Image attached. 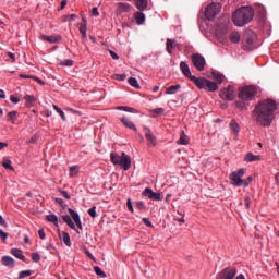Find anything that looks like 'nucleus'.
Here are the masks:
<instances>
[{"mask_svg":"<svg viewBox=\"0 0 279 279\" xmlns=\"http://www.w3.org/2000/svg\"><path fill=\"white\" fill-rule=\"evenodd\" d=\"M277 108L276 100L271 98L259 101L252 111L254 123L263 128H269L274 123V112H276Z\"/></svg>","mask_w":279,"mask_h":279,"instance_id":"nucleus-1","label":"nucleus"},{"mask_svg":"<svg viewBox=\"0 0 279 279\" xmlns=\"http://www.w3.org/2000/svg\"><path fill=\"white\" fill-rule=\"evenodd\" d=\"M258 95V87L254 85H246L244 87H239L238 100L235 101V108L240 112H245L250 108V101H254Z\"/></svg>","mask_w":279,"mask_h":279,"instance_id":"nucleus-2","label":"nucleus"},{"mask_svg":"<svg viewBox=\"0 0 279 279\" xmlns=\"http://www.w3.org/2000/svg\"><path fill=\"white\" fill-rule=\"evenodd\" d=\"M252 21H254V9L252 7H242L235 10L232 15V22L235 27H245Z\"/></svg>","mask_w":279,"mask_h":279,"instance_id":"nucleus-3","label":"nucleus"},{"mask_svg":"<svg viewBox=\"0 0 279 279\" xmlns=\"http://www.w3.org/2000/svg\"><path fill=\"white\" fill-rule=\"evenodd\" d=\"M68 213H70V216L69 215L62 216L64 223H66V226H69L71 230H75V232L80 234L78 230H84V227H82V219L80 218V214H77V211H75L72 208H69Z\"/></svg>","mask_w":279,"mask_h":279,"instance_id":"nucleus-4","label":"nucleus"},{"mask_svg":"<svg viewBox=\"0 0 279 279\" xmlns=\"http://www.w3.org/2000/svg\"><path fill=\"white\" fill-rule=\"evenodd\" d=\"M197 88L209 90V93H215V90H219V85L217 83L211 82L205 77L197 78V81L194 83Z\"/></svg>","mask_w":279,"mask_h":279,"instance_id":"nucleus-5","label":"nucleus"},{"mask_svg":"<svg viewBox=\"0 0 279 279\" xmlns=\"http://www.w3.org/2000/svg\"><path fill=\"white\" fill-rule=\"evenodd\" d=\"M219 12H221V3L213 2L206 7L204 16L207 21H215Z\"/></svg>","mask_w":279,"mask_h":279,"instance_id":"nucleus-6","label":"nucleus"},{"mask_svg":"<svg viewBox=\"0 0 279 279\" xmlns=\"http://www.w3.org/2000/svg\"><path fill=\"white\" fill-rule=\"evenodd\" d=\"M254 40H256V34L254 32H248L243 36L242 43L245 51H253V49H256Z\"/></svg>","mask_w":279,"mask_h":279,"instance_id":"nucleus-7","label":"nucleus"},{"mask_svg":"<svg viewBox=\"0 0 279 279\" xmlns=\"http://www.w3.org/2000/svg\"><path fill=\"white\" fill-rule=\"evenodd\" d=\"M245 175V169H240L238 171L232 172L229 175V180L233 186H243V177Z\"/></svg>","mask_w":279,"mask_h":279,"instance_id":"nucleus-8","label":"nucleus"},{"mask_svg":"<svg viewBox=\"0 0 279 279\" xmlns=\"http://www.w3.org/2000/svg\"><path fill=\"white\" fill-rule=\"evenodd\" d=\"M192 64L196 71H204L206 69V59L201 53L192 54Z\"/></svg>","mask_w":279,"mask_h":279,"instance_id":"nucleus-9","label":"nucleus"},{"mask_svg":"<svg viewBox=\"0 0 279 279\" xmlns=\"http://www.w3.org/2000/svg\"><path fill=\"white\" fill-rule=\"evenodd\" d=\"M234 86L232 85L221 89L219 94L220 99H223V101H234Z\"/></svg>","mask_w":279,"mask_h":279,"instance_id":"nucleus-10","label":"nucleus"},{"mask_svg":"<svg viewBox=\"0 0 279 279\" xmlns=\"http://www.w3.org/2000/svg\"><path fill=\"white\" fill-rule=\"evenodd\" d=\"M143 131L147 141V147H156V145H158V138L155 136L154 132H151V129L144 126Z\"/></svg>","mask_w":279,"mask_h":279,"instance_id":"nucleus-11","label":"nucleus"},{"mask_svg":"<svg viewBox=\"0 0 279 279\" xmlns=\"http://www.w3.org/2000/svg\"><path fill=\"white\" fill-rule=\"evenodd\" d=\"M180 71L184 75V77H187L193 84L197 82V77L191 73V68H189V64L184 61L180 62Z\"/></svg>","mask_w":279,"mask_h":279,"instance_id":"nucleus-12","label":"nucleus"},{"mask_svg":"<svg viewBox=\"0 0 279 279\" xmlns=\"http://www.w3.org/2000/svg\"><path fill=\"white\" fill-rule=\"evenodd\" d=\"M236 274V268L227 267L217 275L216 279H234Z\"/></svg>","mask_w":279,"mask_h":279,"instance_id":"nucleus-13","label":"nucleus"},{"mask_svg":"<svg viewBox=\"0 0 279 279\" xmlns=\"http://www.w3.org/2000/svg\"><path fill=\"white\" fill-rule=\"evenodd\" d=\"M143 197H148V199H151L153 202H162V195L160 193L154 192L151 187H146L142 192Z\"/></svg>","mask_w":279,"mask_h":279,"instance_id":"nucleus-14","label":"nucleus"},{"mask_svg":"<svg viewBox=\"0 0 279 279\" xmlns=\"http://www.w3.org/2000/svg\"><path fill=\"white\" fill-rule=\"evenodd\" d=\"M119 166L122 167L124 171H130V169H132V158L124 151L121 154Z\"/></svg>","mask_w":279,"mask_h":279,"instance_id":"nucleus-15","label":"nucleus"},{"mask_svg":"<svg viewBox=\"0 0 279 279\" xmlns=\"http://www.w3.org/2000/svg\"><path fill=\"white\" fill-rule=\"evenodd\" d=\"M128 12H132V5L125 2H118L116 3V13L117 14H124Z\"/></svg>","mask_w":279,"mask_h":279,"instance_id":"nucleus-16","label":"nucleus"},{"mask_svg":"<svg viewBox=\"0 0 279 279\" xmlns=\"http://www.w3.org/2000/svg\"><path fill=\"white\" fill-rule=\"evenodd\" d=\"M175 47L180 49V44L178 43V40L168 38L166 41V51L167 53H169V56L173 53V49H175Z\"/></svg>","mask_w":279,"mask_h":279,"instance_id":"nucleus-17","label":"nucleus"},{"mask_svg":"<svg viewBox=\"0 0 279 279\" xmlns=\"http://www.w3.org/2000/svg\"><path fill=\"white\" fill-rule=\"evenodd\" d=\"M40 38L41 40H46V43H51V44L60 43V40H62V36L60 35H51V36L41 35Z\"/></svg>","mask_w":279,"mask_h":279,"instance_id":"nucleus-18","label":"nucleus"},{"mask_svg":"<svg viewBox=\"0 0 279 279\" xmlns=\"http://www.w3.org/2000/svg\"><path fill=\"white\" fill-rule=\"evenodd\" d=\"M121 123H123L124 126H126L129 130H133V132H136V124L132 122V120L128 119L126 117L121 118Z\"/></svg>","mask_w":279,"mask_h":279,"instance_id":"nucleus-19","label":"nucleus"},{"mask_svg":"<svg viewBox=\"0 0 279 279\" xmlns=\"http://www.w3.org/2000/svg\"><path fill=\"white\" fill-rule=\"evenodd\" d=\"M149 2L147 0H135V7L140 12H145Z\"/></svg>","mask_w":279,"mask_h":279,"instance_id":"nucleus-20","label":"nucleus"},{"mask_svg":"<svg viewBox=\"0 0 279 279\" xmlns=\"http://www.w3.org/2000/svg\"><path fill=\"white\" fill-rule=\"evenodd\" d=\"M229 40H230V43H233L234 45L241 43V34L239 33V31L231 32V34L229 36Z\"/></svg>","mask_w":279,"mask_h":279,"instance_id":"nucleus-21","label":"nucleus"},{"mask_svg":"<svg viewBox=\"0 0 279 279\" xmlns=\"http://www.w3.org/2000/svg\"><path fill=\"white\" fill-rule=\"evenodd\" d=\"M135 23L137 25H143L145 23V13L143 11H137L134 13Z\"/></svg>","mask_w":279,"mask_h":279,"instance_id":"nucleus-22","label":"nucleus"},{"mask_svg":"<svg viewBox=\"0 0 279 279\" xmlns=\"http://www.w3.org/2000/svg\"><path fill=\"white\" fill-rule=\"evenodd\" d=\"M12 256H15V258H19V260H23L25 263V255L23 254V251L20 248H11Z\"/></svg>","mask_w":279,"mask_h":279,"instance_id":"nucleus-23","label":"nucleus"},{"mask_svg":"<svg viewBox=\"0 0 279 279\" xmlns=\"http://www.w3.org/2000/svg\"><path fill=\"white\" fill-rule=\"evenodd\" d=\"M244 160L245 162H258V160H260V156L247 153L244 157Z\"/></svg>","mask_w":279,"mask_h":279,"instance_id":"nucleus-24","label":"nucleus"},{"mask_svg":"<svg viewBox=\"0 0 279 279\" xmlns=\"http://www.w3.org/2000/svg\"><path fill=\"white\" fill-rule=\"evenodd\" d=\"M228 23H230V16L228 15H222L218 21V25L219 27H222V29L228 28Z\"/></svg>","mask_w":279,"mask_h":279,"instance_id":"nucleus-25","label":"nucleus"},{"mask_svg":"<svg viewBox=\"0 0 279 279\" xmlns=\"http://www.w3.org/2000/svg\"><path fill=\"white\" fill-rule=\"evenodd\" d=\"M1 263L4 265V267H14V258L10 256H3L1 258Z\"/></svg>","mask_w":279,"mask_h":279,"instance_id":"nucleus-26","label":"nucleus"},{"mask_svg":"<svg viewBox=\"0 0 279 279\" xmlns=\"http://www.w3.org/2000/svg\"><path fill=\"white\" fill-rule=\"evenodd\" d=\"M181 88H182V85L180 84L172 85L166 89V95H175L178 90H180Z\"/></svg>","mask_w":279,"mask_h":279,"instance_id":"nucleus-27","label":"nucleus"},{"mask_svg":"<svg viewBox=\"0 0 279 279\" xmlns=\"http://www.w3.org/2000/svg\"><path fill=\"white\" fill-rule=\"evenodd\" d=\"M149 112H151L153 119H158V117H162V114H165V108L150 109Z\"/></svg>","mask_w":279,"mask_h":279,"instance_id":"nucleus-28","label":"nucleus"},{"mask_svg":"<svg viewBox=\"0 0 279 279\" xmlns=\"http://www.w3.org/2000/svg\"><path fill=\"white\" fill-rule=\"evenodd\" d=\"M110 160L112 162V165H114V167H117V165H120L121 162V156H119V154H117L116 151L110 153Z\"/></svg>","mask_w":279,"mask_h":279,"instance_id":"nucleus-29","label":"nucleus"},{"mask_svg":"<svg viewBox=\"0 0 279 279\" xmlns=\"http://www.w3.org/2000/svg\"><path fill=\"white\" fill-rule=\"evenodd\" d=\"M24 99L26 101V104H25L26 108L34 107V102L36 101V97H34L33 95H26L24 97Z\"/></svg>","mask_w":279,"mask_h":279,"instance_id":"nucleus-30","label":"nucleus"},{"mask_svg":"<svg viewBox=\"0 0 279 279\" xmlns=\"http://www.w3.org/2000/svg\"><path fill=\"white\" fill-rule=\"evenodd\" d=\"M116 110H122L123 112H131L132 114H138V110L132 107L118 106Z\"/></svg>","mask_w":279,"mask_h":279,"instance_id":"nucleus-31","label":"nucleus"},{"mask_svg":"<svg viewBox=\"0 0 279 279\" xmlns=\"http://www.w3.org/2000/svg\"><path fill=\"white\" fill-rule=\"evenodd\" d=\"M61 239L68 247H71V235H69V232L63 231L61 233Z\"/></svg>","mask_w":279,"mask_h":279,"instance_id":"nucleus-32","label":"nucleus"},{"mask_svg":"<svg viewBox=\"0 0 279 279\" xmlns=\"http://www.w3.org/2000/svg\"><path fill=\"white\" fill-rule=\"evenodd\" d=\"M178 145H189V137L184 131L181 132L180 138L177 141Z\"/></svg>","mask_w":279,"mask_h":279,"instance_id":"nucleus-33","label":"nucleus"},{"mask_svg":"<svg viewBox=\"0 0 279 279\" xmlns=\"http://www.w3.org/2000/svg\"><path fill=\"white\" fill-rule=\"evenodd\" d=\"M214 80L218 82V84H223V81L226 80V76L221 74L220 72H213L211 73Z\"/></svg>","mask_w":279,"mask_h":279,"instance_id":"nucleus-34","label":"nucleus"},{"mask_svg":"<svg viewBox=\"0 0 279 279\" xmlns=\"http://www.w3.org/2000/svg\"><path fill=\"white\" fill-rule=\"evenodd\" d=\"M230 128L234 134H239L241 132V126L239 125V122L236 120L232 119L230 123Z\"/></svg>","mask_w":279,"mask_h":279,"instance_id":"nucleus-35","label":"nucleus"},{"mask_svg":"<svg viewBox=\"0 0 279 279\" xmlns=\"http://www.w3.org/2000/svg\"><path fill=\"white\" fill-rule=\"evenodd\" d=\"M128 83L133 88H136L137 90H141V85L138 84V80H136V77H129Z\"/></svg>","mask_w":279,"mask_h":279,"instance_id":"nucleus-36","label":"nucleus"},{"mask_svg":"<svg viewBox=\"0 0 279 279\" xmlns=\"http://www.w3.org/2000/svg\"><path fill=\"white\" fill-rule=\"evenodd\" d=\"M46 221L53 223L58 228V216L56 214L47 215Z\"/></svg>","mask_w":279,"mask_h":279,"instance_id":"nucleus-37","label":"nucleus"},{"mask_svg":"<svg viewBox=\"0 0 279 279\" xmlns=\"http://www.w3.org/2000/svg\"><path fill=\"white\" fill-rule=\"evenodd\" d=\"M2 167H4L9 171H14V168L12 166V160L10 159H3Z\"/></svg>","mask_w":279,"mask_h":279,"instance_id":"nucleus-38","label":"nucleus"},{"mask_svg":"<svg viewBox=\"0 0 279 279\" xmlns=\"http://www.w3.org/2000/svg\"><path fill=\"white\" fill-rule=\"evenodd\" d=\"M53 110L58 112V114L61 117L62 121H66V116L64 114V111L58 107L57 105H53Z\"/></svg>","mask_w":279,"mask_h":279,"instance_id":"nucleus-39","label":"nucleus"},{"mask_svg":"<svg viewBox=\"0 0 279 279\" xmlns=\"http://www.w3.org/2000/svg\"><path fill=\"white\" fill-rule=\"evenodd\" d=\"M80 173V166L70 167V178H75Z\"/></svg>","mask_w":279,"mask_h":279,"instance_id":"nucleus-40","label":"nucleus"},{"mask_svg":"<svg viewBox=\"0 0 279 279\" xmlns=\"http://www.w3.org/2000/svg\"><path fill=\"white\" fill-rule=\"evenodd\" d=\"M94 271L96 274V276H98L99 278H106V272L104 270H101V268L99 266H95L94 267Z\"/></svg>","mask_w":279,"mask_h":279,"instance_id":"nucleus-41","label":"nucleus"},{"mask_svg":"<svg viewBox=\"0 0 279 279\" xmlns=\"http://www.w3.org/2000/svg\"><path fill=\"white\" fill-rule=\"evenodd\" d=\"M88 215L93 218V219H96L97 218V207L94 206L92 208H89L87 210Z\"/></svg>","mask_w":279,"mask_h":279,"instance_id":"nucleus-42","label":"nucleus"},{"mask_svg":"<svg viewBox=\"0 0 279 279\" xmlns=\"http://www.w3.org/2000/svg\"><path fill=\"white\" fill-rule=\"evenodd\" d=\"M29 276H32V270H23L19 274L20 279L29 278Z\"/></svg>","mask_w":279,"mask_h":279,"instance_id":"nucleus-43","label":"nucleus"},{"mask_svg":"<svg viewBox=\"0 0 279 279\" xmlns=\"http://www.w3.org/2000/svg\"><path fill=\"white\" fill-rule=\"evenodd\" d=\"M7 121H11L12 123H14V121H16V111L9 112Z\"/></svg>","mask_w":279,"mask_h":279,"instance_id":"nucleus-44","label":"nucleus"},{"mask_svg":"<svg viewBox=\"0 0 279 279\" xmlns=\"http://www.w3.org/2000/svg\"><path fill=\"white\" fill-rule=\"evenodd\" d=\"M135 206L138 210H146L147 207L145 206V203L143 201H138L135 203Z\"/></svg>","mask_w":279,"mask_h":279,"instance_id":"nucleus-45","label":"nucleus"},{"mask_svg":"<svg viewBox=\"0 0 279 279\" xmlns=\"http://www.w3.org/2000/svg\"><path fill=\"white\" fill-rule=\"evenodd\" d=\"M128 77L125 74H114L113 80H118V82H124V80Z\"/></svg>","mask_w":279,"mask_h":279,"instance_id":"nucleus-46","label":"nucleus"},{"mask_svg":"<svg viewBox=\"0 0 279 279\" xmlns=\"http://www.w3.org/2000/svg\"><path fill=\"white\" fill-rule=\"evenodd\" d=\"M31 258H32L33 263H38L40 260V254L32 253Z\"/></svg>","mask_w":279,"mask_h":279,"instance_id":"nucleus-47","label":"nucleus"},{"mask_svg":"<svg viewBox=\"0 0 279 279\" xmlns=\"http://www.w3.org/2000/svg\"><path fill=\"white\" fill-rule=\"evenodd\" d=\"M126 207H128V210H130V213L134 214V206L132 205V198H128Z\"/></svg>","mask_w":279,"mask_h":279,"instance_id":"nucleus-48","label":"nucleus"},{"mask_svg":"<svg viewBox=\"0 0 279 279\" xmlns=\"http://www.w3.org/2000/svg\"><path fill=\"white\" fill-rule=\"evenodd\" d=\"M74 62L71 59H66L61 62V66H73Z\"/></svg>","mask_w":279,"mask_h":279,"instance_id":"nucleus-49","label":"nucleus"},{"mask_svg":"<svg viewBox=\"0 0 279 279\" xmlns=\"http://www.w3.org/2000/svg\"><path fill=\"white\" fill-rule=\"evenodd\" d=\"M244 204H245V207L250 209L252 206V198L250 196H245Z\"/></svg>","mask_w":279,"mask_h":279,"instance_id":"nucleus-50","label":"nucleus"},{"mask_svg":"<svg viewBox=\"0 0 279 279\" xmlns=\"http://www.w3.org/2000/svg\"><path fill=\"white\" fill-rule=\"evenodd\" d=\"M252 184V175H250L247 179L242 180V186H250Z\"/></svg>","mask_w":279,"mask_h":279,"instance_id":"nucleus-51","label":"nucleus"},{"mask_svg":"<svg viewBox=\"0 0 279 279\" xmlns=\"http://www.w3.org/2000/svg\"><path fill=\"white\" fill-rule=\"evenodd\" d=\"M80 32L83 36V40H86V25H81Z\"/></svg>","mask_w":279,"mask_h":279,"instance_id":"nucleus-52","label":"nucleus"},{"mask_svg":"<svg viewBox=\"0 0 279 279\" xmlns=\"http://www.w3.org/2000/svg\"><path fill=\"white\" fill-rule=\"evenodd\" d=\"M142 221L143 223H145V226H147V228H154V225L151 223L149 218H143Z\"/></svg>","mask_w":279,"mask_h":279,"instance_id":"nucleus-53","label":"nucleus"},{"mask_svg":"<svg viewBox=\"0 0 279 279\" xmlns=\"http://www.w3.org/2000/svg\"><path fill=\"white\" fill-rule=\"evenodd\" d=\"M66 112H72V114H78V117H82V112L81 111H77L73 108H65Z\"/></svg>","mask_w":279,"mask_h":279,"instance_id":"nucleus-54","label":"nucleus"},{"mask_svg":"<svg viewBox=\"0 0 279 279\" xmlns=\"http://www.w3.org/2000/svg\"><path fill=\"white\" fill-rule=\"evenodd\" d=\"M0 238L2 239L3 243L8 241V233L0 229Z\"/></svg>","mask_w":279,"mask_h":279,"instance_id":"nucleus-55","label":"nucleus"},{"mask_svg":"<svg viewBox=\"0 0 279 279\" xmlns=\"http://www.w3.org/2000/svg\"><path fill=\"white\" fill-rule=\"evenodd\" d=\"M60 194L62 195V197H64L65 199H71V195H69V192L61 190Z\"/></svg>","mask_w":279,"mask_h":279,"instance_id":"nucleus-56","label":"nucleus"},{"mask_svg":"<svg viewBox=\"0 0 279 279\" xmlns=\"http://www.w3.org/2000/svg\"><path fill=\"white\" fill-rule=\"evenodd\" d=\"M10 101H12V104H19V101H21V99L14 95L10 96Z\"/></svg>","mask_w":279,"mask_h":279,"instance_id":"nucleus-57","label":"nucleus"},{"mask_svg":"<svg viewBox=\"0 0 279 279\" xmlns=\"http://www.w3.org/2000/svg\"><path fill=\"white\" fill-rule=\"evenodd\" d=\"M38 142V135H33L31 138H29V141H28V143L29 144H35V143H37Z\"/></svg>","mask_w":279,"mask_h":279,"instance_id":"nucleus-58","label":"nucleus"},{"mask_svg":"<svg viewBox=\"0 0 279 279\" xmlns=\"http://www.w3.org/2000/svg\"><path fill=\"white\" fill-rule=\"evenodd\" d=\"M0 226H2L3 228H8V222L5 221V219H3V216L0 215Z\"/></svg>","mask_w":279,"mask_h":279,"instance_id":"nucleus-59","label":"nucleus"},{"mask_svg":"<svg viewBox=\"0 0 279 279\" xmlns=\"http://www.w3.org/2000/svg\"><path fill=\"white\" fill-rule=\"evenodd\" d=\"M109 53L113 60H119V54H117V52L110 50Z\"/></svg>","mask_w":279,"mask_h":279,"instance_id":"nucleus-60","label":"nucleus"},{"mask_svg":"<svg viewBox=\"0 0 279 279\" xmlns=\"http://www.w3.org/2000/svg\"><path fill=\"white\" fill-rule=\"evenodd\" d=\"M46 250H48V252H53V251H56V246H53V244H47L46 245Z\"/></svg>","mask_w":279,"mask_h":279,"instance_id":"nucleus-61","label":"nucleus"},{"mask_svg":"<svg viewBox=\"0 0 279 279\" xmlns=\"http://www.w3.org/2000/svg\"><path fill=\"white\" fill-rule=\"evenodd\" d=\"M92 14L93 16H99V10L97 9V7L92 9Z\"/></svg>","mask_w":279,"mask_h":279,"instance_id":"nucleus-62","label":"nucleus"},{"mask_svg":"<svg viewBox=\"0 0 279 279\" xmlns=\"http://www.w3.org/2000/svg\"><path fill=\"white\" fill-rule=\"evenodd\" d=\"M54 202H56L57 204H59L60 206H62V208H64V199H62V198H56Z\"/></svg>","mask_w":279,"mask_h":279,"instance_id":"nucleus-63","label":"nucleus"},{"mask_svg":"<svg viewBox=\"0 0 279 279\" xmlns=\"http://www.w3.org/2000/svg\"><path fill=\"white\" fill-rule=\"evenodd\" d=\"M38 235H39V239H45V229H39L38 230Z\"/></svg>","mask_w":279,"mask_h":279,"instance_id":"nucleus-64","label":"nucleus"}]
</instances>
